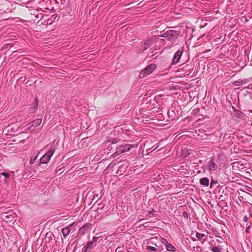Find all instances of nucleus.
Listing matches in <instances>:
<instances>
[{
  "instance_id": "f3484780",
  "label": "nucleus",
  "mask_w": 252,
  "mask_h": 252,
  "mask_svg": "<svg viewBox=\"0 0 252 252\" xmlns=\"http://www.w3.org/2000/svg\"><path fill=\"white\" fill-rule=\"evenodd\" d=\"M205 236H206L204 234H201V233H199L198 232H197L196 233V237L199 240H201L203 237H204Z\"/></svg>"
},
{
  "instance_id": "aec40b11",
  "label": "nucleus",
  "mask_w": 252,
  "mask_h": 252,
  "mask_svg": "<svg viewBox=\"0 0 252 252\" xmlns=\"http://www.w3.org/2000/svg\"><path fill=\"white\" fill-rule=\"evenodd\" d=\"M193 251L195 252H201V248L200 246L193 247Z\"/></svg>"
},
{
  "instance_id": "f03ea898",
  "label": "nucleus",
  "mask_w": 252,
  "mask_h": 252,
  "mask_svg": "<svg viewBox=\"0 0 252 252\" xmlns=\"http://www.w3.org/2000/svg\"><path fill=\"white\" fill-rule=\"evenodd\" d=\"M137 148V144H125L121 145L118 147L116 149V152L114 153L113 156L116 157L123 153H125L129 151L133 148Z\"/></svg>"
},
{
  "instance_id": "423d86ee",
  "label": "nucleus",
  "mask_w": 252,
  "mask_h": 252,
  "mask_svg": "<svg viewBox=\"0 0 252 252\" xmlns=\"http://www.w3.org/2000/svg\"><path fill=\"white\" fill-rule=\"evenodd\" d=\"M1 175H3L4 177L3 181L4 184L8 186L9 183L11 181L12 179L13 178L14 173L13 172H10L9 173L6 172H2L1 173Z\"/></svg>"
},
{
  "instance_id": "20e7f679",
  "label": "nucleus",
  "mask_w": 252,
  "mask_h": 252,
  "mask_svg": "<svg viewBox=\"0 0 252 252\" xmlns=\"http://www.w3.org/2000/svg\"><path fill=\"white\" fill-rule=\"evenodd\" d=\"M159 38L158 36H154L143 42V50L147 49L151 45L158 42Z\"/></svg>"
},
{
  "instance_id": "f257e3e1",
  "label": "nucleus",
  "mask_w": 252,
  "mask_h": 252,
  "mask_svg": "<svg viewBox=\"0 0 252 252\" xmlns=\"http://www.w3.org/2000/svg\"><path fill=\"white\" fill-rule=\"evenodd\" d=\"M180 32L169 30L164 32L162 34L158 36V38L164 37L170 41H174L179 36Z\"/></svg>"
},
{
  "instance_id": "2eb2a0df",
  "label": "nucleus",
  "mask_w": 252,
  "mask_h": 252,
  "mask_svg": "<svg viewBox=\"0 0 252 252\" xmlns=\"http://www.w3.org/2000/svg\"><path fill=\"white\" fill-rule=\"evenodd\" d=\"M50 160V159L49 158H48L45 156V155H44L40 158V163L41 164H43V163H47L49 162V161Z\"/></svg>"
},
{
  "instance_id": "c756f323",
  "label": "nucleus",
  "mask_w": 252,
  "mask_h": 252,
  "mask_svg": "<svg viewBox=\"0 0 252 252\" xmlns=\"http://www.w3.org/2000/svg\"><path fill=\"white\" fill-rule=\"evenodd\" d=\"M250 112H251V113H252V110H251V111H250Z\"/></svg>"
},
{
  "instance_id": "a878e982",
  "label": "nucleus",
  "mask_w": 252,
  "mask_h": 252,
  "mask_svg": "<svg viewBox=\"0 0 252 252\" xmlns=\"http://www.w3.org/2000/svg\"><path fill=\"white\" fill-rule=\"evenodd\" d=\"M10 128V126H8L6 127L5 129H4L3 131H2V134H5V135H6L7 134L6 133H4V132L7 129L8 130H9V129Z\"/></svg>"
},
{
  "instance_id": "6ab92c4d",
  "label": "nucleus",
  "mask_w": 252,
  "mask_h": 252,
  "mask_svg": "<svg viewBox=\"0 0 252 252\" xmlns=\"http://www.w3.org/2000/svg\"><path fill=\"white\" fill-rule=\"evenodd\" d=\"M37 106H38V99H37V98H36L35 102L33 104V106L32 108L33 111H35L37 109Z\"/></svg>"
},
{
  "instance_id": "9b49d317",
  "label": "nucleus",
  "mask_w": 252,
  "mask_h": 252,
  "mask_svg": "<svg viewBox=\"0 0 252 252\" xmlns=\"http://www.w3.org/2000/svg\"><path fill=\"white\" fill-rule=\"evenodd\" d=\"M162 242L164 243L167 251L171 252H174L175 251V247L174 246H173L171 244H169L165 240L163 239Z\"/></svg>"
},
{
  "instance_id": "1a4fd4ad",
  "label": "nucleus",
  "mask_w": 252,
  "mask_h": 252,
  "mask_svg": "<svg viewBox=\"0 0 252 252\" xmlns=\"http://www.w3.org/2000/svg\"><path fill=\"white\" fill-rule=\"evenodd\" d=\"M42 122L41 119H37L35 120L34 121L32 122L31 123L27 125V129H29L33 127H35L39 126Z\"/></svg>"
},
{
  "instance_id": "f8f14e48",
  "label": "nucleus",
  "mask_w": 252,
  "mask_h": 252,
  "mask_svg": "<svg viewBox=\"0 0 252 252\" xmlns=\"http://www.w3.org/2000/svg\"><path fill=\"white\" fill-rule=\"evenodd\" d=\"M74 223L69 224L67 227L62 229V233L64 238H66L70 232V228L74 225Z\"/></svg>"
},
{
  "instance_id": "4be33fe9",
  "label": "nucleus",
  "mask_w": 252,
  "mask_h": 252,
  "mask_svg": "<svg viewBox=\"0 0 252 252\" xmlns=\"http://www.w3.org/2000/svg\"><path fill=\"white\" fill-rule=\"evenodd\" d=\"M37 156H36L34 158H31L30 161V162L31 164H33L34 162V161L37 158Z\"/></svg>"
},
{
  "instance_id": "5701e85b",
  "label": "nucleus",
  "mask_w": 252,
  "mask_h": 252,
  "mask_svg": "<svg viewBox=\"0 0 252 252\" xmlns=\"http://www.w3.org/2000/svg\"><path fill=\"white\" fill-rule=\"evenodd\" d=\"M112 144H116L119 142V140L117 138H113L111 141Z\"/></svg>"
},
{
  "instance_id": "0eeeda50",
  "label": "nucleus",
  "mask_w": 252,
  "mask_h": 252,
  "mask_svg": "<svg viewBox=\"0 0 252 252\" xmlns=\"http://www.w3.org/2000/svg\"><path fill=\"white\" fill-rule=\"evenodd\" d=\"M13 214L11 212L1 213V219L5 222L11 221L13 219Z\"/></svg>"
},
{
  "instance_id": "c85d7f7f",
  "label": "nucleus",
  "mask_w": 252,
  "mask_h": 252,
  "mask_svg": "<svg viewBox=\"0 0 252 252\" xmlns=\"http://www.w3.org/2000/svg\"><path fill=\"white\" fill-rule=\"evenodd\" d=\"M250 88L252 89V85H251V87Z\"/></svg>"
},
{
  "instance_id": "a211bd4d",
  "label": "nucleus",
  "mask_w": 252,
  "mask_h": 252,
  "mask_svg": "<svg viewBox=\"0 0 252 252\" xmlns=\"http://www.w3.org/2000/svg\"><path fill=\"white\" fill-rule=\"evenodd\" d=\"M147 250H150V251H152L153 252L160 251L159 250H158V248H156L154 247L150 246H147Z\"/></svg>"
},
{
  "instance_id": "6e6552de",
  "label": "nucleus",
  "mask_w": 252,
  "mask_h": 252,
  "mask_svg": "<svg viewBox=\"0 0 252 252\" xmlns=\"http://www.w3.org/2000/svg\"><path fill=\"white\" fill-rule=\"evenodd\" d=\"M208 170L211 172L214 171L218 169V165L214 161V158H212L209 160L207 164Z\"/></svg>"
},
{
  "instance_id": "bb28decb",
  "label": "nucleus",
  "mask_w": 252,
  "mask_h": 252,
  "mask_svg": "<svg viewBox=\"0 0 252 252\" xmlns=\"http://www.w3.org/2000/svg\"><path fill=\"white\" fill-rule=\"evenodd\" d=\"M183 215H184V217H186V216H188V214H187V212H184L183 213Z\"/></svg>"
},
{
  "instance_id": "ddd939ff",
  "label": "nucleus",
  "mask_w": 252,
  "mask_h": 252,
  "mask_svg": "<svg viewBox=\"0 0 252 252\" xmlns=\"http://www.w3.org/2000/svg\"><path fill=\"white\" fill-rule=\"evenodd\" d=\"M91 225L90 223H85L83 225L79 230V233L81 235H84L86 233L88 230L89 226Z\"/></svg>"
},
{
  "instance_id": "cd10ccee",
  "label": "nucleus",
  "mask_w": 252,
  "mask_h": 252,
  "mask_svg": "<svg viewBox=\"0 0 252 252\" xmlns=\"http://www.w3.org/2000/svg\"><path fill=\"white\" fill-rule=\"evenodd\" d=\"M150 240H151V242H152V243H154V240H155V238H151V239H150Z\"/></svg>"
},
{
  "instance_id": "412c9836",
  "label": "nucleus",
  "mask_w": 252,
  "mask_h": 252,
  "mask_svg": "<svg viewBox=\"0 0 252 252\" xmlns=\"http://www.w3.org/2000/svg\"><path fill=\"white\" fill-rule=\"evenodd\" d=\"M93 245V241L89 242L87 244L86 249L91 248L92 247Z\"/></svg>"
},
{
  "instance_id": "4468645a",
  "label": "nucleus",
  "mask_w": 252,
  "mask_h": 252,
  "mask_svg": "<svg viewBox=\"0 0 252 252\" xmlns=\"http://www.w3.org/2000/svg\"><path fill=\"white\" fill-rule=\"evenodd\" d=\"M199 183L201 185L208 187L209 184V179L207 177L203 178L200 179Z\"/></svg>"
},
{
  "instance_id": "7ed1b4c3",
  "label": "nucleus",
  "mask_w": 252,
  "mask_h": 252,
  "mask_svg": "<svg viewBox=\"0 0 252 252\" xmlns=\"http://www.w3.org/2000/svg\"><path fill=\"white\" fill-rule=\"evenodd\" d=\"M157 67V66L155 63H151L148 65L140 72L139 77L140 78L145 77L147 75L151 74L154 71H155Z\"/></svg>"
},
{
  "instance_id": "9d476101",
  "label": "nucleus",
  "mask_w": 252,
  "mask_h": 252,
  "mask_svg": "<svg viewBox=\"0 0 252 252\" xmlns=\"http://www.w3.org/2000/svg\"><path fill=\"white\" fill-rule=\"evenodd\" d=\"M183 54V52L181 50H178L175 54L173 58V63H177L179 62L181 57Z\"/></svg>"
},
{
  "instance_id": "393cba45",
  "label": "nucleus",
  "mask_w": 252,
  "mask_h": 252,
  "mask_svg": "<svg viewBox=\"0 0 252 252\" xmlns=\"http://www.w3.org/2000/svg\"><path fill=\"white\" fill-rule=\"evenodd\" d=\"M99 239V237H94L93 238V239L92 241H93V243L94 244V242H96L97 240Z\"/></svg>"
},
{
  "instance_id": "b1692460",
  "label": "nucleus",
  "mask_w": 252,
  "mask_h": 252,
  "mask_svg": "<svg viewBox=\"0 0 252 252\" xmlns=\"http://www.w3.org/2000/svg\"><path fill=\"white\" fill-rule=\"evenodd\" d=\"M218 183L217 181L216 180H212L211 182V186L210 187L212 188V186L214 185H216Z\"/></svg>"
},
{
  "instance_id": "39448f33",
  "label": "nucleus",
  "mask_w": 252,
  "mask_h": 252,
  "mask_svg": "<svg viewBox=\"0 0 252 252\" xmlns=\"http://www.w3.org/2000/svg\"><path fill=\"white\" fill-rule=\"evenodd\" d=\"M45 149H48V151L44 154L50 160L56 151V147L54 144H48Z\"/></svg>"
},
{
  "instance_id": "dca6fc26",
  "label": "nucleus",
  "mask_w": 252,
  "mask_h": 252,
  "mask_svg": "<svg viewBox=\"0 0 252 252\" xmlns=\"http://www.w3.org/2000/svg\"><path fill=\"white\" fill-rule=\"evenodd\" d=\"M211 250L213 252H221V249L218 247H212Z\"/></svg>"
}]
</instances>
